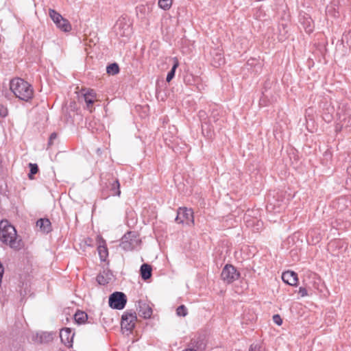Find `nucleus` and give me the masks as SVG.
Instances as JSON below:
<instances>
[{"label": "nucleus", "instance_id": "1", "mask_svg": "<svg viewBox=\"0 0 351 351\" xmlns=\"http://www.w3.org/2000/svg\"><path fill=\"white\" fill-rule=\"evenodd\" d=\"M10 89L16 97L28 101L33 97L34 90L31 84L21 78H16L10 82Z\"/></svg>", "mask_w": 351, "mask_h": 351}, {"label": "nucleus", "instance_id": "2", "mask_svg": "<svg viewBox=\"0 0 351 351\" xmlns=\"http://www.w3.org/2000/svg\"><path fill=\"white\" fill-rule=\"evenodd\" d=\"M0 239L3 243L9 245L12 248L16 249L19 247V242L16 240V231L8 221L0 222Z\"/></svg>", "mask_w": 351, "mask_h": 351}, {"label": "nucleus", "instance_id": "3", "mask_svg": "<svg viewBox=\"0 0 351 351\" xmlns=\"http://www.w3.org/2000/svg\"><path fill=\"white\" fill-rule=\"evenodd\" d=\"M140 243L135 232H128L121 239V247L125 251L134 250Z\"/></svg>", "mask_w": 351, "mask_h": 351}, {"label": "nucleus", "instance_id": "4", "mask_svg": "<svg viewBox=\"0 0 351 351\" xmlns=\"http://www.w3.org/2000/svg\"><path fill=\"white\" fill-rule=\"evenodd\" d=\"M127 302L125 295L122 292H114L109 298V305L114 309H123Z\"/></svg>", "mask_w": 351, "mask_h": 351}, {"label": "nucleus", "instance_id": "5", "mask_svg": "<svg viewBox=\"0 0 351 351\" xmlns=\"http://www.w3.org/2000/svg\"><path fill=\"white\" fill-rule=\"evenodd\" d=\"M176 221L181 223L193 224L194 218L193 210L186 208H180L178 210Z\"/></svg>", "mask_w": 351, "mask_h": 351}, {"label": "nucleus", "instance_id": "6", "mask_svg": "<svg viewBox=\"0 0 351 351\" xmlns=\"http://www.w3.org/2000/svg\"><path fill=\"white\" fill-rule=\"evenodd\" d=\"M221 276L223 281L227 283H231L239 278V273L234 266L226 265L223 267Z\"/></svg>", "mask_w": 351, "mask_h": 351}, {"label": "nucleus", "instance_id": "7", "mask_svg": "<svg viewBox=\"0 0 351 351\" xmlns=\"http://www.w3.org/2000/svg\"><path fill=\"white\" fill-rule=\"evenodd\" d=\"M135 313H125L122 315L121 328L126 330H131L135 326L136 322Z\"/></svg>", "mask_w": 351, "mask_h": 351}, {"label": "nucleus", "instance_id": "8", "mask_svg": "<svg viewBox=\"0 0 351 351\" xmlns=\"http://www.w3.org/2000/svg\"><path fill=\"white\" fill-rule=\"evenodd\" d=\"M60 337L61 341L67 347L71 348L73 346V339L74 332L69 328H65L60 330Z\"/></svg>", "mask_w": 351, "mask_h": 351}, {"label": "nucleus", "instance_id": "9", "mask_svg": "<svg viewBox=\"0 0 351 351\" xmlns=\"http://www.w3.org/2000/svg\"><path fill=\"white\" fill-rule=\"evenodd\" d=\"M282 280L285 283L291 286H296L298 281L297 274L291 271L283 272L282 274Z\"/></svg>", "mask_w": 351, "mask_h": 351}, {"label": "nucleus", "instance_id": "10", "mask_svg": "<svg viewBox=\"0 0 351 351\" xmlns=\"http://www.w3.org/2000/svg\"><path fill=\"white\" fill-rule=\"evenodd\" d=\"M35 341L40 343H47L53 339V334L49 332H40L34 337Z\"/></svg>", "mask_w": 351, "mask_h": 351}, {"label": "nucleus", "instance_id": "11", "mask_svg": "<svg viewBox=\"0 0 351 351\" xmlns=\"http://www.w3.org/2000/svg\"><path fill=\"white\" fill-rule=\"evenodd\" d=\"M138 314L145 319L150 318L152 315V309L149 304L145 302H139Z\"/></svg>", "mask_w": 351, "mask_h": 351}, {"label": "nucleus", "instance_id": "12", "mask_svg": "<svg viewBox=\"0 0 351 351\" xmlns=\"http://www.w3.org/2000/svg\"><path fill=\"white\" fill-rule=\"evenodd\" d=\"M98 239H99V241H98L99 245H98V247H97L98 252H99L101 261H104L108 255V248L106 245V241L101 237H99Z\"/></svg>", "mask_w": 351, "mask_h": 351}, {"label": "nucleus", "instance_id": "13", "mask_svg": "<svg viewBox=\"0 0 351 351\" xmlns=\"http://www.w3.org/2000/svg\"><path fill=\"white\" fill-rule=\"evenodd\" d=\"M36 226L40 228L43 232H49L51 231V222L47 219H40L37 221Z\"/></svg>", "mask_w": 351, "mask_h": 351}, {"label": "nucleus", "instance_id": "14", "mask_svg": "<svg viewBox=\"0 0 351 351\" xmlns=\"http://www.w3.org/2000/svg\"><path fill=\"white\" fill-rule=\"evenodd\" d=\"M141 274L143 279H149L152 276L151 266L148 264H143L141 267Z\"/></svg>", "mask_w": 351, "mask_h": 351}, {"label": "nucleus", "instance_id": "15", "mask_svg": "<svg viewBox=\"0 0 351 351\" xmlns=\"http://www.w3.org/2000/svg\"><path fill=\"white\" fill-rule=\"evenodd\" d=\"M49 14L50 18L52 19V21L56 25L57 23H60V22H61V21H62L64 19L60 13H58L53 9H49Z\"/></svg>", "mask_w": 351, "mask_h": 351}, {"label": "nucleus", "instance_id": "16", "mask_svg": "<svg viewBox=\"0 0 351 351\" xmlns=\"http://www.w3.org/2000/svg\"><path fill=\"white\" fill-rule=\"evenodd\" d=\"M56 25L58 28L64 32H69L71 30V25L66 19H64L61 22H60V23H57Z\"/></svg>", "mask_w": 351, "mask_h": 351}, {"label": "nucleus", "instance_id": "17", "mask_svg": "<svg viewBox=\"0 0 351 351\" xmlns=\"http://www.w3.org/2000/svg\"><path fill=\"white\" fill-rule=\"evenodd\" d=\"M87 318V314L83 311H77L74 315L75 321L79 324L85 323Z\"/></svg>", "mask_w": 351, "mask_h": 351}, {"label": "nucleus", "instance_id": "18", "mask_svg": "<svg viewBox=\"0 0 351 351\" xmlns=\"http://www.w3.org/2000/svg\"><path fill=\"white\" fill-rule=\"evenodd\" d=\"M96 94L93 90L88 91L84 95L85 102L87 106H89L94 103V98L95 97Z\"/></svg>", "mask_w": 351, "mask_h": 351}, {"label": "nucleus", "instance_id": "19", "mask_svg": "<svg viewBox=\"0 0 351 351\" xmlns=\"http://www.w3.org/2000/svg\"><path fill=\"white\" fill-rule=\"evenodd\" d=\"M179 65L178 60L176 58H174V64L169 73H167L166 80L167 82H169L175 76V72L176 69Z\"/></svg>", "mask_w": 351, "mask_h": 351}, {"label": "nucleus", "instance_id": "20", "mask_svg": "<svg viewBox=\"0 0 351 351\" xmlns=\"http://www.w3.org/2000/svg\"><path fill=\"white\" fill-rule=\"evenodd\" d=\"M106 72L109 75H116L119 72V67L117 63H112L106 67Z\"/></svg>", "mask_w": 351, "mask_h": 351}, {"label": "nucleus", "instance_id": "21", "mask_svg": "<svg viewBox=\"0 0 351 351\" xmlns=\"http://www.w3.org/2000/svg\"><path fill=\"white\" fill-rule=\"evenodd\" d=\"M224 63V58L222 56L221 53L217 52L215 57H213V65L215 67L220 66L221 64Z\"/></svg>", "mask_w": 351, "mask_h": 351}, {"label": "nucleus", "instance_id": "22", "mask_svg": "<svg viewBox=\"0 0 351 351\" xmlns=\"http://www.w3.org/2000/svg\"><path fill=\"white\" fill-rule=\"evenodd\" d=\"M110 191L112 192V193H111L112 195H117V196L120 195V194H121L120 184L117 180L114 181L111 184Z\"/></svg>", "mask_w": 351, "mask_h": 351}, {"label": "nucleus", "instance_id": "23", "mask_svg": "<svg viewBox=\"0 0 351 351\" xmlns=\"http://www.w3.org/2000/svg\"><path fill=\"white\" fill-rule=\"evenodd\" d=\"M172 5V0H158V6L164 10L170 9Z\"/></svg>", "mask_w": 351, "mask_h": 351}, {"label": "nucleus", "instance_id": "24", "mask_svg": "<svg viewBox=\"0 0 351 351\" xmlns=\"http://www.w3.org/2000/svg\"><path fill=\"white\" fill-rule=\"evenodd\" d=\"M304 23V28L308 34L311 33L313 31V25L311 24V19L310 18L305 19Z\"/></svg>", "mask_w": 351, "mask_h": 351}, {"label": "nucleus", "instance_id": "25", "mask_svg": "<svg viewBox=\"0 0 351 351\" xmlns=\"http://www.w3.org/2000/svg\"><path fill=\"white\" fill-rule=\"evenodd\" d=\"M188 313L187 308L185 306L181 305L176 309V314L178 316L185 317Z\"/></svg>", "mask_w": 351, "mask_h": 351}, {"label": "nucleus", "instance_id": "26", "mask_svg": "<svg viewBox=\"0 0 351 351\" xmlns=\"http://www.w3.org/2000/svg\"><path fill=\"white\" fill-rule=\"evenodd\" d=\"M29 166L30 168V173L29 174V178L30 179H32V176L36 174L38 172V166L36 164L29 163Z\"/></svg>", "mask_w": 351, "mask_h": 351}, {"label": "nucleus", "instance_id": "27", "mask_svg": "<svg viewBox=\"0 0 351 351\" xmlns=\"http://www.w3.org/2000/svg\"><path fill=\"white\" fill-rule=\"evenodd\" d=\"M249 351H265V348L259 343H253L250 346Z\"/></svg>", "mask_w": 351, "mask_h": 351}, {"label": "nucleus", "instance_id": "28", "mask_svg": "<svg viewBox=\"0 0 351 351\" xmlns=\"http://www.w3.org/2000/svg\"><path fill=\"white\" fill-rule=\"evenodd\" d=\"M8 115V110L3 105H0V116L5 117Z\"/></svg>", "mask_w": 351, "mask_h": 351}, {"label": "nucleus", "instance_id": "29", "mask_svg": "<svg viewBox=\"0 0 351 351\" xmlns=\"http://www.w3.org/2000/svg\"><path fill=\"white\" fill-rule=\"evenodd\" d=\"M274 322L278 326H280L282 324V319L278 315H275L273 317Z\"/></svg>", "mask_w": 351, "mask_h": 351}, {"label": "nucleus", "instance_id": "30", "mask_svg": "<svg viewBox=\"0 0 351 351\" xmlns=\"http://www.w3.org/2000/svg\"><path fill=\"white\" fill-rule=\"evenodd\" d=\"M298 293L301 295V297H305L308 295L307 290L304 287L299 288Z\"/></svg>", "mask_w": 351, "mask_h": 351}, {"label": "nucleus", "instance_id": "31", "mask_svg": "<svg viewBox=\"0 0 351 351\" xmlns=\"http://www.w3.org/2000/svg\"><path fill=\"white\" fill-rule=\"evenodd\" d=\"M97 280L98 282L101 285H105L106 283H108V282L104 278L103 276L101 275L98 276Z\"/></svg>", "mask_w": 351, "mask_h": 351}, {"label": "nucleus", "instance_id": "32", "mask_svg": "<svg viewBox=\"0 0 351 351\" xmlns=\"http://www.w3.org/2000/svg\"><path fill=\"white\" fill-rule=\"evenodd\" d=\"M56 138H57V134L51 133V136H49V145H51L53 143V140H55Z\"/></svg>", "mask_w": 351, "mask_h": 351}, {"label": "nucleus", "instance_id": "33", "mask_svg": "<svg viewBox=\"0 0 351 351\" xmlns=\"http://www.w3.org/2000/svg\"><path fill=\"white\" fill-rule=\"evenodd\" d=\"M186 351H195V350L193 349H189V350H186Z\"/></svg>", "mask_w": 351, "mask_h": 351}, {"label": "nucleus", "instance_id": "34", "mask_svg": "<svg viewBox=\"0 0 351 351\" xmlns=\"http://www.w3.org/2000/svg\"><path fill=\"white\" fill-rule=\"evenodd\" d=\"M330 118L328 117V121H330Z\"/></svg>", "mask_w": 351, "mask_h": 351}]
</instances>
